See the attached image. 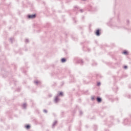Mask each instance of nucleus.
<instances>
[{"label":"nucleus","instance_id":"f257e3e1","mask_svg":"<svg viewBox=\"0 0 131 131\" xmlns=\"http://www.w3.org/2000/svg\"><path fill=\"white\" fill-rule=\"evenodd\" d=\"M27 19H29V20H32L33 19H35L36 18V14H28L27 16Z\"/></svg>","mask_w":131,"mask_h":131},{"label":"nucleus","instance_id":"f03ea898","mask_svg":"<svg viewBox=\"0 0 131 131\" xmlns=\"http://www.w3.org/2000/svg\"><path fill=\"white\" fill-rule=\"evenodd\" d=\"M58 96L60 97H63L64 96V94L63 93V92H60L58 93Z\"/></svg>","mask_w":131,"mask_h":131},{"label":"nucleus","instance_id":"7ed1b4c3","mask_svg":"<svg viewBox=\"0 0 131 131\" xmlns=\"http://www.w3.org/2000/svg\"><path fill=\"white\" fill-rule=\"evenodd\" d=\"M97 101L98 102V103H101L102 102V99H101L100 97H98L97 98Z\"/></svg>","mask_w":131,"mask_h":131},{"label":"nucleus","instance_id":"20e7f679","mask_svg":"<svg viewBox=\"0 0 131 131\" xmlns=\"http://www.w3.org/2000/svg\"><path fill=\"white\" fill-rule=\"evenodd\" d=\"M96 34L97 35V36H99L100 35V31L99 30H97L96 32Z\"/></svg>","mask_w":131,"mask_h":131},{"label":"nucleus","instance_id":"39448f33","mask_svg":"<svg viewBox=\"0 0 131 131\" xmlns=\"http://www.w3.org/2000/svg\"><path fill=\"white\" fill-rule=\"evenodd\" d=\"M61 62L62 63H64V62H66V59L65 58H62L61 59Z\"/></svg>","mask_w":131,"mask_h":131},{"label":"nucleus","instance_id":"423d86ee","mask_svg":"<svg viewBox=\"0 0 131 131\" xmlns=\"http://www.w3.org/2000/svg\"><path fill=\"white\" fill-rule=\"evenodd\" d=\"M58 101H59V98H58V97H56L55 99V102H56V103H57V102H58Z\"/></svg>","mask_w":131,"mask_h":131},{"label":"nucleus","instance_id":"0eeeda50","mask_svg":"<svg viewBox=\"0 0 131 131\" xmlns=\"http://www.w3.org/2000/svg\"><path fill=\"white\" fill-rule=\"evenodd\" d=\"M26 128H27L28 129L29 128H30V126L29 125H27L26 126Z\"/></svg>","mask_w":131,"mask_h":131},{"label":"nucleus","instance_id":"6e6552de","mask_svg":"<svg viewBox=\"0 0 131 131\" xmlns=\"http://www.w3.org/2000/svg\"><path fill=\"white\" fill-rule=\"evenodd\" d=\"M123 54H124V55H126V54H127V52L126 51H124L123 52Z\"/></svg>","mask_w":131,"mask_h":131},{"label":"nucleus","instance_id":"1a4fd4ad","mask_svg":"<svg viewBox=\"0 0 131 131\" xmlns=\"http://www.w3.org/2000/svg\"><path fill=\"white\" fill-rule=\"evenodd\" d=\"M124 68L125 69H126L127 68V67L126 66H125L124 67Z\"/></svg>","mask_w":131,"mask_h":131},{"label":"nucleus","instance_id":"9d476101","mask_svg":"<svg viewBox=\"0 0 131 131\" xmlns=\"http://www.w3.org/2000/svg\"><path fill=\"white\" fill-rule=\"evenodd\" d=\"M97 85H101V83L98 82V83H97Z\"/></svg>","mask_w":131,"mask_h":131},{"label":"nucleus","instance_id":"9b49d317","mask_svg":"<svg viewBox=\"0 0 131 131\" xmlns=\"http://www.w3.org/2000/svg\"><path fill=\"white\" fill-rule=\"evenodd\" d=\"M23 106H24V107H25V106H26V104H24L23 105Z\"/></svg>","mask_w":131,"mask_h":131},{"label":"nucleus","instance_id":"f8f14e48","mask_svg":"<svg viewBox=\"0 0 131 131\" xmlns=\"http://www.w3.org/2000/svg\"><path fill=\"white\" fill-rule=\"evenodd\" d=\"M35 83H38V81H36L35 82Z\"/></svg>","mask_w":131,"mask_h":131},{"label":"nucleus","instance_id":"ddd939ff","mask_svg":"<svg viewBox=\"0 0 131 131\" xmlns=\"http://www.w3.org/2000/svg\"><path fill=\"white\" fill-rule=\"evenodd\" d=\"M44 112H46V113H47V111L44 110Z\"/></svg>","mask_w":131,"mask_h":131}]
</instances>
